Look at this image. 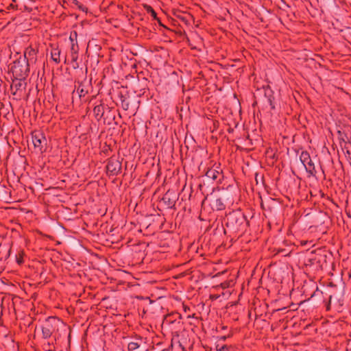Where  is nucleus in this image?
Masks as SVG:
<instances>
[{
    "label": "nucleus",
    "instance_id": "9b49d317",
    "mask_svg": "<svg viewBox=\"0 0 351 351\" xmlns=\"http://www.w3.org/2000/svg\"><path fill=\"white\" fill-rule=\"evenodd\" d=\"M35 54V51L34 49H27L25 51V56H27V55L28 56H32V55H34Z\"/></svg>",
    "mask_w": 351,
    "mask_h": 351
},
{
    "label": "nucleus",
    "instance_id": "6e6552de",
    "mask_svg": "<svg viewBox=\"0 0 351 351\" xmlns=\"http://www.w3.org/2000/svg\"><path fill=\"white\" fill-rule=\"evenodd\" d=\"M219 176V172L215 169H210L206 172V176L213 180H217Z\"/></svg>",
    "mask_w": 351,
    "mask_h": 351
},
{
    "label": "nucleus",
    "instance_id": "ddd939ff",
    "mask_svg": "<svg viewBox=\"0 0 351 351\" xmlns=\"http://www.w3.org/2000/svg\"><path fill=\"white\" fill-rule=\"evenodd\" d=\"M66 57H64V63H66Z\"/></svg>",
    "mask_w": 351,
    "mask_h": 351
},
{
    "label": "nucleus",
    "instance_id": "f257e3e1",
    "mask_svg": "<svg viewBox=\"0 0 351 351\" xmlns=\"http://www.w3.org/2000/svg\"><path fill=\"white\" fill-rule=\"evenodd\" d=\"M60 324H61L60 321L54 317H49L46 319L41 326L43 338H49Z\"/></svg>",
    "mask_w": 351,
    "mask_h": 351
},
{
    "label": "nucleus",
    "instance_id": "1a4fd4ad",
    "mask_svg": "<svg viewBox=\"0 0 351 351\" xmlns=\"http://www.w3.org/2000/svg\"><path fill=\"white\" fill-rule=\"evenodd\" d=\"M104 108L102 106H97L94 108V112L97 117H101L103 115Z\"/></svg>",
    "mask_w": 351,
    "mask_h": 351
},
{
    "label": "nucleus",
    "instance_id": "20e7f679",
    "mask_svg": "<svg viewBox=\"0 0 351 351\" xmlns=\"http://www.w3.org/2000/svg\"><path fill=\"white\" fill-rule=\"evenodd\" d=\"M69 38L71 42V58L73 62H77L78 59V45L77 42H74L72 34L70 36Z\"/></svg>",
    "mask_w": 351,
    "mask_h": 351
},
{
    "label": "nucleus",
    "instance_id": "9d476101",
    "mask_svg": "<svg viewBox=\"0 0 351 351\" xmlns=\"http://www.w3.org/2000/svg\"><path fill=\"white\" fill-rule=\"evenodd\" d=\"M139 348V344L137 342L132 341L128 343V349L130 351H134Z\"/></svg>",
    "mask_w": 351,
    "mask_h": 351
},
{
    "label": "nucleus",
    "instance_id": "f03ea898",
    "mask_svg": "<svg viewBox=\"0 0 351 351\" xmlns=\"http://www.w3.org/2000/svg\"><path fill=\"white\" fill-rule=\"evenodd\" d=\"M32 143L37 152L43 153L45 151L47 141L40 132H34L32 135Z\"/></svg>",
    "mask_w": 351,
    "mask_h": 351
},
{
    "label": "nucleus",
    "instance_id": "39448f33",
    "mask_svg": "<svg viewBox=\"0 0 351 351\" xmlns=\"http://www.w3.org/2000/svg\"><path fill=\"white\" fill-rule=\"evenodd\" d=\"M121 169V164L116 160H110L107 165L108 171L116 173Z\"/></svg>",
    "mask_w": 351,
    "mask_h": 351
},
{
    "label": "nucleus",
    "instance_id": "423d86ee",
    "mask_svg": "<svg viewBox=\"0 0 351 351\" xmlns=\"http://www.w3.org/2000/svg\"><path fill=\"white\" fill-rule=\"evenodd\" d=\"M61 51L58 47H52L51 51V58L53 62L58 64L61 61L60 58Z\"/></svg>",
    "mask_w": 351,
    "mask_h": 351
},
{
    "label": "nucleus",
    "instance_id": "f8f14e48",
    "mask_svg": "<svg viewBox=\"0 0 351 351\" xmlns=\"http://www.w3.org/2000/svg\"><path fill=\"white\" fill-rule=\"evenodd\" d=\"M78 91L80 92V97L85 96V95L88 93V90H85L83 88H79Z\"/></svg>",
    "mask_w": 351,
    "mask_h": 351
},
{
    "label": "nucleus",
    "instance_id": "7ed1b4c3",
    "mask_svg": "<svg viewBox=\"0 0 351 351\" xmlns=\"http://www.w3.org/2000/svg\"><path fill=\"white\" fill-rule=\"evenodd\" d=\"M300 160L304 165L306 171L311 175H314L315 165L313 162L309 154L307 152H302L300 156Z\"/></svg>",
    "mask_w": 351,
    "mask_h": 351
},
{
    "label": "nucleus",
    "instance_id": "0eeeda50",
    "mask_svg": "<svg viewBox=\"0 0 351 351\" xmlns=\"http://www.w3.org/2000/svg\"><path fill=\"white\" fill-rule=\"evenodd\" d=\"M211 205L213 208L221 210L223 209L224 205L221 198L215 197L211 199Z\"/></svg>",
    "mask_w": 351,
    "mask_h": 351
}]
</instances>
